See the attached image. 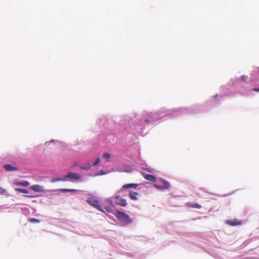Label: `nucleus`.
I'll return each mask as SVG.
<instances>
[{
	"label": "nucleus",
	"mask_w": 259,
	"mask_h": 259,
	"mask_svg": "<svg viewBox=\"0 0 259 259\" xmlns=\"http://www.w3.org/2000/svg\"><path fill=\"white\" fill-rule=\"evenodd\" d=\"M100 161V159L99 158H97L95 160V162H94V163L93 164V165L94 166L97 165V164H98L99 163Z\"/></svg>",
	"instance_id": "obj_19"
},
{
	"label": "nucleus",
	"mask_w": 259,
	"mask_h": 259,
	"mask_svg": "<svg viewBox=\"0 0 259 259\" xmlns=\"http://www.w3.org/2000/svg\"><path fill=\"white\" fill-rule=\"evenodd\" d=\"M14 185L17 186H21L23 187L27 186L29 185V183L27 181H24L23 182H15Z\"/></svg>",
	"instance_id": "obj_12"
},
{
	"label": "nucleus",
	"mask_w": 259,
	"mask_h": 259,
	"mask_svg": "<svg viewBox=\"0 0 259 259\" xmlns=\"http://www.w3.org/2000/svg\"><path fill=\"white\" fill-rule=\"evenodd\" d=\"M117 204L122 206H125L127 204L126 201L124 199H120L119 202Z\"/></svg>",
	"instance_id": "obj_14"
},
{
	"label": "nucleus",
	"mask_w": 259,
	"mask_h": 259,
	"mask_svg": "<svg viewBox=\"0 0 259 259\" xmlns=\"http://www.w3.org/2000/svg\"><path fill=\"white\" fill-rule=\"evenodd\" d=\"M4 167L7 171H15L18 170V168L10 164H5L4 166Z\"/></svg>",
	"instance_id": "obj_8"
},
{
	"label": "nucleus",
	"mask_w": 259,
	"mask_h": 259,
	"mask_svg": "<svg viewBox=\"0 0 259 259\" xmlns=\"http://www.w3.org/2000/svg\"><path fill=\"white\" fill-rule=\"evenodd\" d=\"M116 217L118 220L126 224L131 223L132 221L127 214L120 210H116Z\"/></svg>",
	"instance_id": "obj_1"
},
{
	"label": "nucleus",
	"mask_w": 259,
	"mask_h": 259,
	"mask_svg": "<svg viewBox=\"0 0 259 259\" xmlns=\"http://www.w3.org/2000/svg\"><path fill=\"white\" fill-rule=\"evenodd\" d=\"M5 192V190L2 188H0V193H3Z\"/></svg>",
	"instance_id": "obj_23"
},
{
	"label": "nucleus",
	"mask_w": 259,
	"mask_h": 259,
	"mask_svg": "<svg viewBox=\"0 0 259 259\" xmlns=\"http://www.w3.org/2000/svg\"><path fill=\"white\" fill-rule=\"evenodd\" d=\"M155 187L158 189H168L170 188V184L164 180H161L160 184L155 185Z\"/></svg>",
	"instance_id": "obj_4"
},
{
	"label": "nucleus",
	"mask_w": 259,
	"mask_h": 259,
	"mask_svg": "<svg viewBox=\"0 0 259 259\" xmlns=\"http://www.w3.org/2000/svg\"><path fill=\"white\" fill-rule=\"evenodd\" d=\"M105 209L108 212H112V209L111 207H110V206L106 207H105Z\"/></svg>",
	"instance_id": "obj_20"
},
{
	"label": "nucleus",
	"mask_w": 259,
	"mask_h": 259,
	"mask_svg": "<svg viewBox=\"0 0 259 259\" xmlns=\"http://www.w3.org/2000/svg\"><path fill=\"white\" fill-rule=\"evenodd\" d=\"M144 178L150 182H154L156 181V178L152 175L147 174L144 176Z\"/></svg>",
	"instance_id": "obj_11"
},
{
	"label": "nucleus",
	"mask_w": 259,
	"mask_h": 259,
	"mask_svg": "<svg viewBox=\"0 0 259 259\" xmlns=\"http://www.w3.org/2000/svg\"><path fill=\"white\" fill-rule=\"evenodd\" d=\"M111 156L110 154L109 153H104L103 155V157L107 160V161H108L110 159Z\"/></svg>",
	"instance_id": "obj_17"
},
{
	"label": "nucleus",
	"mask_w": 259,
	"mask_h": 259,
	"mask_svg": "<svg viewBox=\"0 0 259 259\" xmlns=\"http://www.w3.org/2000/svg\"><path fill=\"white\" fill-rule=\"evenodd\" d=\"M218 95H215L213 96V98H216L218 97Z\"/></svg>",
	"instance_id": "obj_25"
},
{
	"label": "nucleus",
	"mask_w": 259,
	"mask_h": 259,
	"mask_svg": "<svg viewBox=\"0 0 259 259\" xmlns=\"http://www.w3.org/2000/svg\"><path fill=\"white\" fill-rule=\"evenodd\" d=\"M62 192H76L78 190L76 189H62L61 190Z\"/></svg>",
	"instance_id": "obj_16"
},
{
	"label": "nucleus",
	"mask_w": 259,
	"mask_h": 259,
	"mask_svg": "<svg viewBox=\"0 0 259 259\" xmlns=\"http://www.w3.org/2000/svg\"><path fill=\"white\" fill-rule=\"evenodd\" d=\"M241 78L242 80L243 81H245L246 79H247L248 78V76H246V75H242L241 77Z\"/></svg>",
	"instance_id": "obj_21"
},
{
	"label": "nucleus",
	"mask_w": 259,
	"mask_h": 259,
	"mask_svg": "<svg viewBox=\"0 0 259 259\" xmlns=\"http://www.w3.org/2000/svg\"><path fill=\"white\" fill-rule=\"evenodd\" d=\"M81 178V176L77 173L69 172L63 179H57L54 181H65L67 179H72L75 180H78Z\"/></svg>",
	"instance_id": "obj_2"
},
{
	"label": "nucleus",
	"mask_w": 259,
	"mask_h": 259,
	"mask_svg": "<svg viewBox=\"0 0 259 259\" xmlns=\"http://www.w3.org/2000/svg\"><path fill=\"white\" fill-rule=\"evenodd\" d=\"M87 201L91 206H93L101 211L104 212V210L101 207L100 202L98 200L92 197H89L87 199Z\"/></svg>",
	"instance_id": "obj_3"
},
{
	"label": "nucleus",
	"mask_w": 259,
	"mask_h": 259,
	"mask_svg": "<svg viewBox=\"0 0 259 259\" xmlns=\"http://www.w3.org/2000/svg\"><path fill=\"white\" fill-rule=\"evenodd\" d=\"M80 168L83 170H89L91 168V164L90 163H85L83 165L79 166Z\"/></svg>",
	"instance_id": "obj_13"
},
{
	"label": "nucleus",
	"mask_w": 259,
	"mask_h": 259,
	"mask_svg": "<svg viewBox=\"0 0 259 259\" xmlns=\"http://www.w3.org/2000/svg\"><path fill=\"white\" fill-rule=\"evenodd\" d=\"M15 190L18 192L22 193H28V191L22 188H15Z\"/></svg>",
	"instance_id": "obj_15"
},
{
	"label": "nucleus",
	"mask_w": 259,
	"mask_h": 259,
	"mask_svg": "<svg viewBox=\"0 0 259 259\" xmlns=\"http://www.w3.org/2000/svg\"><path fill=\"white\" fill-rule=\"evenodd\" d=\"M30 189L37 192H41L44 191L42 187L39 185H34L30 187Z\"/></svg>",
	"instance_id": "obj_7"
},
{
	"label": "nucleus",
	"mask_w": 259,
	"mask_h": 259,
	"mask_svg": "<svg viewBox=\"0 0 259 259\" xmlns=\"http://www.w3.org/2000/svg\"><path fill=\"white\" fill-rule=\"evenodd\" d=\"M128 196L132 200L136 201L138 200L139 194L137 192L130 191Z\"/></svg>",
	"instance_id": "obj_6"
},
{
	"label": "nucleus",
	"mask_w": 259,
	"mask_h": 259,
	"mask_svg": "<svg viewBox=\"0 0 259 259\" xmlns=\"http://www.w3.org/2000/svg\"><path fill=\"white\" fill-rule=\"evenodd\" d=\"M242 223V221L237 219H234L233 220H227L226 221V224L232 226L240 225Z\"/></svg>",
	"instance_id": "obj_5"
},
{
	"label": "nucleus",
	"mask_w": 259,
	"mask_h": 259,
	"mask_svg": "<svg viewBox=\"0 0 259 259\" xmlns=\"http://www.w3.org/2000/svg\"><path fill=\"white\" fill-rule=\"evenodd\" d=\"M258 72H259V67H258Z\"/></svg>",
	"instance_id": "obj_26"
},
{
	"label": "nucleus",
	"mask_w": 259,
	"mask_h": 259,
	"mask_svg": "<svg viewBox=\"0 0 259 259\" xmlns=\"http://www.w3.org/2000/svg\"><path fill=\"white\" fill-rule=\"evenodd\" d=\"M253 90L255 92H259V88H253Z\"/></svg>",
	"instance_id": "obj_24"
},
{
	"label": "nucleus",
	"mask_w": 259,
	"mask_h": 259,
	"mask_svg": "<svg viewBox=\"0 0 259 259\" xmlns=\"http://www.w3.org/2000/svg\"><path fill=\"white\" fill-rule=\"evenodd\" d=\"M29 221L31 223H38L40 222L39 220L35 218H31L29 220Z\"/></svg>",
	"instance_id": "obj_18"
},
{
	"label": "nucleus",
	"mask_w": 259,
	"mask_h": 259,
	"mask_svg": "<svg viewBox=\"0 0 259 259\" xmlns=\"http://www.w3.org/2000/svg\"><path fill=\"white\" fill-rule=\"evenodd\" d=\"M138 184H128L124 185L121 189V190L123 189H128V188H136L138 187Z\"/></svg>",
	"instance_id": "obj_9"
},
{
	"label": "nucleus",
	"mask_w": 259,
	"mask_h": 259,
	"mask_svg": "<svg viewBox=\"0 0 259 259\" xmlns=\"http://www.w3.org/2000/svg\"><path fill=\"white\" fill-rule=\"evenodd\" d=\"M186 205L187 206H188L189 207H191V208H201V205H200L197 203L188 202V203H187Z\"/></svg>",
	"instance_id": "obj_10"
},
{
	"label": "nucleus",
	"mask_w": 259,
	"mask_h": 259,
	"mask_svg": "<svg viewBox=\"0 0 259 259\" xmlns=\"http://www.w3.org/2000/svg\"><path fill=\"white\" fill-rule=\"evenodd\" d=\"M154 121L153 119L149 120V119H145V122L149 123L152 121Z\"/></svg>",
	"instance_id": "obj_22"
}]
</instances>
